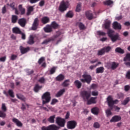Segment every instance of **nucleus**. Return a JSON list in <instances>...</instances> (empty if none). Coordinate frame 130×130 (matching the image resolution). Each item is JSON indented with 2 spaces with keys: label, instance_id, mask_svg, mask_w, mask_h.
Segmentation results:
<instances>
[{
  "label": "nucleus",
  "instance_id": "obj_1",
  "mask_svg": "<svg viewBox=\"0 0 130 130\" xmlns=\"http://www.w3.org/2000/svg\"><path fill=\"white\" fill-rule=\"evenodd\" d=\"M114 30H110L108 31V36H109V38H110L112 42L114 43V42H116L117 40H120V37H119V34H116L114 35Z\"/></svg>",
  "mask_w": 130,
  "mask_h": 130
},
{
  "label": "nucleus",
  "instance_id": "obj_2",
  "mask_svg": "<svg viewBox=\"0 0 130 130\" xmlns=\"http://www.w3.org/2000/svg\"><path fill=\"white\" fill-rule=\"evenodd\" d=\"M42 100L43 105H45V104H48L50 101L51 100V96H50V92L47 91L45 92L42 95Z\"/></svg>",
  "mask_w": 130,
  "mask_h": 130
},
{
  "label": "nucleus",
  "instance_id": "obj_3",
  "mask_svg": "<svg viewBox=\"0 0 130 130\" xmlns=\"http://www.w3.org/2000/svg\"><path fill=\"white\" fill-rule=\"evenodd\" d=\"M61 35V32L58 31L56 32V34L54 35L53 37L49 38L48 39H46L43 42L41 43L42 45L45 44L46 45H47L49 43V42H53L58 37H59Z\"/></svg>",
  "mask_w": 130,
  "mask_h": 130
},
{
  "label": "nucleus",
  "instance_id": "obj_4",
  "mask_svg": "<svg viewBox=\"0 0 130 130\" xmlns=\"http://www.w3.org/2000/svg\"><path fill=\"white\" fill-rule=\"evenodd\" d=\"M107 101L108 105L111 110L113 109V105H114V104H117V103H118V100H115V101H113V99L110 95L107 98Z\"/></svg>",
  "mask_w": 130,
  "mask_h": 130
},
{
  "label": "nucleus",
  "instance_id": "obj_5",
  "mask_svg": "<svg viewBox=\"0 0 130 130\" xmlns=\"http://www.w3.org/2000/svg\"><path fill=\"white\" fill-rule=\"evenodd\" d=\"M110 50H111V47H105L98 51L97 55H104V54H105V53H108V52H109Z\"/></svg>",
  "mask_w": 130,
  "mask_h": 130
},
{
  "label": "nucleus",
  "instance_id": "obj_6",
  "mask_svg": "<svg viewBox=\"0 0 130 130\" xmlns=\"http://www.w3.org/2000/svg\"><path fill=\"white\" fill-rule=\"evenodd\" d=\"M69 6L70 4L69 3V1L62 2L59 7L60 12H64V11H67V9L69 8Z\"/></svg>",
  "mask_w": 130,
  "mask_h": 130
},
{
  "label": "nucleus",
  "instance_id": "obj_7",
  "mask_svg": "<svg viewBox=\"0 0 130 130\" xmlns=\"http://www.w3.org/2000/svg\"><path fill=\"white\" fill-rule=\"evenodd\" d=\"M83 79H81L80 81L82 83H87V84H90L92 81V77L88 74H84L82 75Z\"/></svg>",
  "mask_w": 130,
  "mask_h": 130
},
{
  "label": "nucleus",
  "instance_id": "obj_8",
  "mask_svg": "<svg viewBox=\"0 0 130 130\" xmlns=\"http://www.w3.org/2000/svg\"><path fill=\"white\" fill-rule=\"evenodd\" d=\"M80 95L84 101H87L91 97V93L86 90H83L80 92Z\"/></svg>",
  "mask_w": 130,
  "mask_h": 130
},
{
  "label": "nucleus",
  "instance_id": "obj_9",
  "mask_svg": "<svg viewBox=\"0 0 130 130\" xmlns=\"http://www.w3.org/2000/svg\"><path fill=\"white\" fill-rule=\"evenodd\" d=\"M60 128V127L55 124L49 125L48 126H43L41 127L42 130H59Z\"/></svg>",
  "mask_w": 130,
  "mask_h": 130
},
{
  "label": "nucleus",
  "instance_id": "obj_10",
  "mask_svg": "<svg viewBox=\"0 0 130 130\" xmlns=\"http://www.w3.org/2000/svg\"><path fill=\"white\" fill-rule=\"evenodd\" d=\"M78 123L75 120L69 121L67 122V128L69 129H74L76 128Z\"/></svg>",
  "mask_w": 130,
  "mask_h": 130
},
{
  "label": "nucleus",
  "instance_id": "obj_11",
  "mask_svg": "<svg viewBox=\"0 0 130 130\" xmlns=\"http://www.w3.org/2000/svg\"><path fill=\"white\" fill-rule=\"evenodd\" d=\"M56 123H57L59 126L63 127L66 124V120L58 117L56 118Z\"/></svg>",
  "mask_w": 130,
  "mask_h": 130
},
{
  "label": "nucleus",
  "instance_id": "obj_12",
  "mask_svg": "<svg viewBox=\"0 0 130 130\" xmlns=\"http://www.w3.org/2000/svg\"><path fill=\"white\" fill-rule=\"evenodd\" d=\"M38 26H39V19H38V18H36L35 19L34 23L32 24L31 30H37Z\"/></svg>",
  "mask_w": 130,
  "mask_h": 130
},
{
  "label": "nucleus",
  "instance_id": "obj_13",
  "mask_svg": "<svg viewBox=\"0 0 130 130\" xmlns=\"http://www.w3.org/2000/svg\"><path fill=\"white\" fill-rule=\"evenodd\" d=\"M18 23L20 26H21V27L24 28L27 24V20L25 18H20L18 20Z\"/></svg>",
  "mask_w": 130,
  "mask_h": 130
},
{
  "label": "nucleus",
  "instance_id": "obj_14",
  "mask_svg": "<svg viewBox=\"0 0 130 130\" xmlns=\"http://www.w3.org/2000/svg\"><path fill=\"white\" fill-rule=\"evenodd\" d=\"M96 99H97V97H91L90 98V99L87 100L86 101L87 105H91V104H96L97 103Z\"/></svg>",
  "mask_w": 130,
  "mask_h": 130
},
{
  "label": "nucleus",
  "instance_id": "obj_15",
  "mask_svg": "<svg viewBox=\"0 0 130 130\" xmlns=\"http://www.w3.org/2000/svg\"><path fill=\"white\" fill-rule=\"evenodd\" d=\"M113 28L115 30H121V24L117 21H114L113 23Z\"/></svg>",
  "mask_w": 130,
  "mask_h": 130
},
{
  "label": "nucleus",
  "instance_id": "obj_16",
  "mask_svg": "<svg viewBox=\"0 0 130 130\" xmlns=\"http://www.w3.org/2000/svg\"><path fill=\"white\" fill-rule=\"evenodd\" d=\"M12 121L17 125V126H18V127H22L23 126V123H22V122H21L19 119L13 118L12 119Z\"/></svg>",
  "mask_w": 130,
  "mask_h": 130
},
{
  "label": "nucleus",
  "instance_id": "obj_17",
  "mask_svg": "<svg viewBox=\"0 0 130 130\" xmlns=\"http://www.w3.org/2000/svg\"><path fill=\"white\" fill-rule=\"evenodd\" d=\"M111 25V21H110V20H106L105 23L104 24L105 28L108 30V31H109L110 30H112L110 29Z\"/></svg>",
  "mask_w": 130,
  "mask_h": 130
},
{
  "label": "nucleus",
  "instance_id": "obj_18",
  "mask_svg": "<svg viewBox=\"0 0 130 130\" xmlns=\"http://www.w3.org/2000/svg\"><path fill=\"white\" fill-rule=\"evenodd\" d=\"M20 50L22 54H25V53H27V52H28L29 50H30V48L29 47L24 48V47L20 46Z\"/></svg>",
  "mask_w": 130,
  "mask_h": 130
},
{
  "label": "nucleus",
  "instance_id": "obj_19",
  "mask_svg": "<svg viewBox=\"0 0 130 130\" xmlns=\"http://www.w3.org/2000/svg\"><path fill=\"white\" fill-rule=\"evenodd\" d=\"M35 38V36L30 35L28 40L27 42V44H29V45H32V44H34V43H35V41H34Z\"/></svg>",
  "mask_w": 130,
  "mask_h": 130
},
{
  "label": "nucleus",
  "instance_id": "obj_20",
  "mask_svg": "<svg viewBox=\"0 0 130 130\" xmlns=\"http://www.w3.org/2000/svg\"><path fill=\"white\" fill-rule=\"evenodd\" d=\"M103 5L111 8L113 6V1L112 0H106L103 2Z\"/></svg>",
  "mask_w": 130,
  "mask_h": 130
},
{
  "label": "nucleus",
  "instance_id": "obj_21",
  "mask_svg": "<svg viewBox=\"0 0 130 130\" xmlns=\"http://www.w3.org/2000/svg\"><path fill=\"white\" fill-rule=\"evenodd\" d=\"M41 21L42 24H47V23H49V22H50V19H49V17L47 16H44L42 17Z\"/></svg>",
  "mask_w": 130,
  "mask_h": 130
},
{
  "label": "nucleus",
  "instance_id": "obj_22",
  "mask_svg": "<svg viewBox=\"0 0 130 130\" xmlns=\"http://www.w3.org/2000/svg\"><path fill=\"white\" fill-rule=\"evenodd\" d=\"M121 119V117L118 116H114L110 120V122H117V121H119Z\"/></svg>",
  "mask_w": 130,
  "mask_h": 130
},
{
  "label": "nucleus",
  "instance_id": "obj_23",
  "mask_svg": "<svg viewBox=\"0 0 130 130\" xmlns=\"http://www.w3.org/2000/svg\"><path fill=\"white\" fill-rule=\"evenodd\" d=\"M76 26L79 27L80 30H85V29H86L85 24H83V23L81 22H76Z\"/></svg>",
  "mask_w": 130,
  "mask_h": 130
},
{
  "label": "nucleus",
  "instance_id": "obj_24",
  "mask_svg": "<svg viewBox=\"0 0 130 130\" xmlns=\"http://www.w3.org/2000/svg\"><path fill=\"white\" fill-rule=\"evenodd\" d=\"M44 30L46 33H51V32H52V28L51 27L50 25H47L44 28Z\"/></svg>",
  "mask_w": 130,
  "mask_h": 130
},
{
  "label": "nucleus",
  "instance_id": "obj_25",
  "mask_svg": "<svg viewBox=\"0 0 130 130\" xmlns=\"http://www.w3.org/2000/svg\"><path fill=\"white\" fill-rule=\"evenodd\" d=\"M12 32L15 34H21L22 31H21V29L19 27H15L12 29Z\"/></svg>",
  "mask_w": 130,
  "mask_h": 130
},
{
  "label": "nucleus",
  "instance_id": "obj_26",
  "mask_svg": "<svg viewBox=\"0 0 130 130\" xmlns=\"http://www.w3.org/2000/svg\"><path fill=\"white\" fill-rule=\"evenodd\" d=\"M55 79L56 81H57L58 82H61V81H63V80H64V75L59 74L56 77Z\"/></svg>",
  "mask_w": 130,
  "mask_h": 130
},
{
  "label": "nucleus",
  "instance_id": "obj_27",
  "mask_svg": "<svg viewBox=\"0 0 130 130\" xmlns=\"http://www.w3.org/2000/svg\"><path fill=\"white\" fill-rule=\"evenodd\" d=\"M86 17L88 20H92L93 19V14L90 11H87L85 13Z\"/></svg>",
  "mask_w": 130,
  "mask_h": 130
},
{
  "label": "nucleus",
  "instance_id": "obj_28",
  "mask_svg": "<svg viewBox=\"0 0 130 130\" xmlns=\"http://www.w3.org/2000/svg\"><path fill=\"white\" fill-rule=\"evenodd\" d=\"M34 6H28L27 7V12L26 13L27 16H30L31 15V12L34 11Z\"/></svg>",
  "mask_w": 130,
  "mask_h": 130
},
{
  "label": "nucleus",
  "instance_id": "obj_29",
  "mask_svg": "<svg viewBox=\"0 0 130 130\" xmlns=\"http://www.w3.org/2000/svg\"><path fill=\"white\" fill-rule=\"evenodd\" d=\"M50 26H51L52 29H57V28L59 27V25H58V24H57L55 21L52 22Z\"/></svg>",
  "mask_w": 130,
  "mask_h": 130
},
{
  "label": "nucleus",
  "instance_id": "obj_30",
  "mask_svg": "<svg viewBox=\"0 0 130 130\" xmlns=\"http://www.w3.org/2000/svg\"><path fill=\"white\" fill-rule=\"evenodd\" d=\"M104 73V67H101L96 68V74H103Z\"/></svg>",
  "mask_w": 130,
  "mask_h": 130
},
{
  "label": "nucleus",
  "instance_id": "obj_31",
  "mask_svg": "<svg viewBox=\"0 0 130 130\" xmlns=\"http://www.w3.org/2000/svg\"><path fill=\"white\" fill-rule=\"evenodd\" d=\"M74 85L77 89H81V87H82V83H81L79 80H75L74 82Z\"/></svg>",
  "mask_w": 130,
  "mask_h": 130
},
{
  "label": "nucleus",
  "instance_id": "obj_32",
  "mask_svg": "<svg viewBox=\"0 0 130 130\" xmlns=\"http://www.w3.org/2000/svg\"><path fill=\"white\" fill-rule=\"evenodd\" d=\"M91 112L93 113V114H94L95 115H98L99 114V108L98 107H94L92 109H91Z\"/></svg>",
  "mask_w": 130,
  "mask_h": 130
},
{
  "label": "nucleus",
  "instance_id": "obj_33",
  "mask_svg": "<svg viewBox=\"0 0 130 130\" xmlns=\"http://www.w3.org/2000/svg\"><path fill=\"white\" fill-rule=\"evenodd\" d=\"M55 118V115H52L50 116L48 119L47 120L50 123H54L55 121L54 119Z\"/></svg>",
  "mask_w": 130,
  "mask_h": 130
},
{
  "label": "nucleus",
  "instance_id": "obj_34",
  "mask_svg": "<svg viewBox=\"0 0 130 130\" xmlns=\"http://www.w3.org/2000/svg\"><path fill=\"white\" fill-rule=\"evenodd\" d=\"M42 86H39V84H37L35 85L34 87V90L35 92H36V93H38V92H39V90L42 89Z\"/></svg>",
  "mask_w": 130,
  "mask_h": 130
},
{
  "label": "nucleus",
  "instance_id": "obj_35",
  "mask_svg": "<svg viewBox=\"0 0 130 130\" xmlns=\"http://www.w3.org/2000/svg\"><path fill=\"white\" fill-rule=\"evenodd\" d=\"M64 92H66V89H61L55 94V97H57V98L60 97V96L63 95Z\"/></svg>",
  "mask_w": 130,
  "mask_h": 130
},
{
  "label": "nucleus",
  "instance_id": "obj_36",
  "mask_svg": "<svg viewBox=\"0 0 130 130\" xmlns=\"http://www.w3.org/2000/svg\"><path fill=\"white\" fill-rule=\"evenodd\" d=\"M18 8L19 11H20L21 15H25V12H26V10L25 8H23L22 5H20L18 6Z\"/></svg>",
  "mask_w": 130,
  "mask_h": 130
},
{
  "label": "nucleus",
  "instance_id": "obj_37",
  "mask_svg": "<svg viewBox=\"0 0 130 130\" xmlns=\"http://www.w3.org/2000/svg\"><path fill=\"white\" fill-rule=\"evenodd\" d=\"M18 21V16L17 15H12L11 18V22L13 24H16Z\"/></svg>",
  "mask_w": 130,
  "mask_h": 130
},
{
  "label": "nucleus",
  "instance_id": "obj_38",
  "mask_svg": "<svg viewBox=\"0 0 130 130\" xmlns=\"http://www.w3.org/2000/svg\"><path fill=\"white\" fill-rule=\"evenodd\" d=\"M116 52L120 53V54H123L124 53V50L121 49L120 47H117L115 49Z\"/></svg>",
  "mask_w": 130,
  "mask_h": 130
},
{
  "label": "nucleus",
  "instance_id": "obj_39",
  "mask_svg": "<svg viewBox=\"0 0 130 130\" xmlns=\"http://www.w3.org/2000/svg\"><path fill=\"white\" fill-rule=\"evenodd\" d=\"M17 98L18 99H20V100H21V101H23V102H25L26 101V98L24 96V95L22 94H16Z\"/></svg>",
  "mask_w": 130,
  "mask_h": 130
},
{
  "label": "nucleus",
  "instance_id": "obj_40",
  "mask_svg": "<svg viewBox=\"0 0 130 130\" xmlns=\"http://www.w3.org/2000/svg\"><path fill=\"white\" fill-rule=\"evenodd\" d=\"M118 67V63L112 62L111 66V70H115Z\"/></svg>",
  "mask_w": 130,
  "mask_h": 130
},
{
  "label": "nucleus",
  "instance_id": "obj_41",
  "mask_svg": "<svg viewBox=\"0 0 130 130\" xmlns=\"http://www.w3.org/2000/svg\"><path fill=\"white\" fill-rule=\"evenodd\" d=\"M74 17V13L72 11H69L66 14L67 18H73Z\"/></svg>",
  "mask_w": 130,
  "mask_h": 130
},
{
  "label": "nucleus",
  "instance_id": "obj_42",
  "mask_svg": "<svg viewBox=\"0 0 130 130\" xmlns=\"http://www.w3.org/2000/svg\"><path fill=\"white\" fill-rule=\"evenodd\" d=\"M124 61H130V53L126 54L125 56L123 58Z\"/></svg>",
  "mask_w": 130,
  "mask_h": 130
},
{
  "label": "nucleus",
  "instance_id": "obj_43",
  "mask_svg": "<svg viewBox=\"0 0 130 130\" xmlns=\"http://www.w3.org/2000/svg\"><path fill=\"white\" fill-rule=\"evenodd\" d=\"M130 101V97L126 98L122 103V105H126Z\"/></svg>",
  "mask_w": 130,
  "mask_h": 130
},
{
  "label": "nucleus",
  "instance_id": "obj_44",
  "mask_svg": "<svg viewBox=\"0 0 130 130\" xmlns=\"http://www.w3.org/2000/svg\"><path fill=\"white\" fill-rule=\"evenodd\" d=\"M69 82H70V80H65L62 84V86L63 87H68L70 84L69 83Z\"/></svg>",
  "mask_w": 130,
  "mask_h": 130
},
{
  "label": "nucleus",
  "instance_id": "obj_45",
  "mask_svg": "<svg viewBox=\"0 0 130 130\" xmlns=\"http://www.w3.org/2000/svg\"><path fill=\"white\" fill-rule=\"evenodd\" d=\"M56 71V67H52L49 71L50 74L53 75L55 71Z\"/></svg>",
  "mask_w": 130,
  "mask_h": 130
},
{
  "label": "nucleus",
  "instance_id": "obj_46",
  "mask_svg": "<svg viewBox=\"0 0 130 130\" xmlns=\"http://www.w3.org/2000/svg\"><path fill=\"white\" fill-rule=\"evenodd\" d=\"M6 116H7V114H6L3 111H0V117H2V118H6Z\"/></svg>",
  "mask_w": 130,
  "mask_h": 130
},
{
  "label": "nucleus",
  "instance_id": "obj_47",
  "mask_svg": "<svg viewBox=\"0 0 130 130\" xmlns=\"http://www.w3.org/2000/svg\"><path fill=\"white\" fill-rule=\"evenodd\" d=\"M82 4H81L80 3H78L76 7V12H80V11H81V6Z\"/></svg>",
  "mask_w": 130,
  "mask_h": 130
},
{
  "label": "nucleus",
  "instance_id": "obj_48",
  "mask_svg": "<svg viewBox=\"0 0 130 130\" xmlns=\"http://www.w3.org/2000/svg\"><path fill=\"white\" fill-rule=\"evenodd\" d=\"M8 94L10 96V97H12V98H14L15 97V95H14V91H13V90L9 89L8 90Z\"/></svg>",
  "mask_w": 130,
  "mask_h": 130
},
{
  "label": "nucleus",
  "instance_id": "obj_49",
  "mask_svg": "<svg viewBox=\"0 0 130 130\" xmlns=\"http://www.w3.org/2000/svg\"><path fill=\"white\" fill-rule=\"evenodd\" d=\"M111 110L110 108V109H108L106 111V113L107 115V117H109V116H110V115H111V114H112V113H111Z\"/></svg>",
  "mask_w": 130,
  "mask_h": 130
},
{
  "label": "nucleus",
  "instance_id": "obj_50",
  "mask_svg": "<svg viewBox=\"0 0 130 130\" xmlns=\"http://www.w3.org/2000/svg\"><path fill=\"white\" fill-rule=\"evenodd\" d=\"M45 78L43 77L39 79L38 82L40 83V84H44V83H45Z\"/></svg>",
  "mask_w": 130,
  "mask_h": 130
},
{
  "label": "nucleus",
  "instance_id": "obj_51",
  "mask_svg": "<svg viewBox=\"0 0 130 130\" xmlns=\"http://www.w3.org/2000/svg\"><path fill=\"white\" fill-rule=\"evenodd\" d=\"M97 34L99 36H105L106 35V33L101 30L98 31Z\"/></svg>",
  "mask_w": 130,
  "mask_h": 130
},
{
  "label": "nucleus",
  "instance_id": "obj_52",
  "mask_svg": "<svg viewBox=\"0 0 130 130\" xmlns=\"http://www.w3.org/2000/svg\"><path fill=\"white\" fill-rule=\"evenodd\" d=\"M17 58H18V55H17L12 54V55H11L10 59L11 60H16V59H17Z\"/></svg>",
  "mask_w": 130,
  "mask_h": 130
},
{
  "label": "nucleus",
  "instance_id": "obj_53",
  "mask_svg": "<svg viewBox=\"0 0 130 130\" xmlns=\"http://www.w3.org/2000/svg\"><path fill=\"white\" fill-rule=\"evenodd\" d=\"M45 60V58L44 57H41L38 60L39 64H41Z\"/></svg>",
  "mask_w": 130,
  "mask_h": 130
},
{
  "label": "nucleus",
  "instance_id": "obj_54",
  "mask_svg": "<svg viewBox=\"0 0 130 130\" xmlns=\"http://www.w3.org/2000/svg\"><path fill=\"white\" fill-rule=\"evenodd\" d=\"M2 110L3 112H6L7 111V107L6 106V104H2Z\"/></svg>",
  "mask_w": 130,
  "mask_h": 130
},
{
  "label": "nucleus",
  "instance_id": "obj_55",
  "mask_svg": "<svg viewBox=\"0 0 130 130\" xmlns=\"http://www.w3.org/2000/svg\"><path fill=\"white\" fill-rule=\"evenodd\" d=\"M93 127L95 128H99L100 127V124L98 122H95L93 124Z\"/></svg>",
  "mask_w": 130,
  "mask_h": 130
},
{
  "label": "nucleus",
  "instance_id": "obj_56",
  "mask_svg": "<svg viewBox=\"0 0 130 130\" xmlns=\"http://www.w3.org/2000/svg\"><path fill=\"white\" fill-rule=\"evenodd\" d=\"M58 102V100L56 99H53L52 102H51V105H54L56 103Z\"/></svg>",
  "mask_w": 130,
  "mask_h": 130
},
{
  "label": "nucleus",
  "instance_id": "obj_57",
  "mask_svg": "<svg viewBox=\"0 0 130 130\" xmlns=\"http://www.w3.org/2000/svg\"><path fill=\"white\" fill-rule=\"evenodd\" d=\"M44 5H45V1L44 0H41L39 3V6L41 7H44Z\"/></svg>",
  "mask_w": 130,
  "mask_h": 130
},
{
  "label": "nucleus",
  "instance_id": "obj_58",
  "mask_svg": "<svg viewBox=\"0 0 130 130\" xmlns=\"http://www.w3.org/2000/svg\"><path fill=\"white\" fill-rule=\"evenodd\" d=\"M21 35V39H22L23 40H25V39H26V35H25L24 33H23L21 31V34H19Z\"/></svg>",
  "mask_w": 130,
  "mask_h": 130
},
{
  "label": "nucleus",
  "instance_id": "obj_59",
  "mask_svg": "<svg viewBox=\"0 0 130 130\" xmlns=\"http://www.w3.org/2000/svg\"><path fill=\"white\" fill-rule=\"evenodd\" d=\"M129 89H130L129 85H125L124 86V90H125V92H127V91H129Z\"/></svg>",
  "mask_w": 130,
  "mask_h": 130
},
{
  "label": "nucleus",
  "instance_id": "obj_60",
  "mask_svg": "<svg viewBox=\"0 0 130 130\" xmlns=\"http://www.w3.org/2000/svg\"><path fill=\"white\" fill-rule=\"evenodd\" d=\"M111 64H112V62L107 63L106 68H107L108 70H110V69H111Z\"/></svg>",
  "mask_w": 130,
  "mask_h": 130
},
{
  "label": "nucleus",
  "instance_id": "obj_61",
  "mask_svg": "<svg viewBox=\"0 0 130 130\" xmlns=\"http://www.w3.org/2000/svg\"><path fill=\"white\" fill-rule=\"evenodd\" d=\"M92 96H98V91H93L91 93Z\"/></svg>",
  "mask_w": 130,
  "mask_h": 130
},
{
  "label": "nucleus",
  "instance_id": "obj_62",
  "mask_svg": "<svg viewBox=\"0 0 130 130\" xmlns=\"http://www.w3.org/2000/svg\"><path fill=\"white\" fill-rule=\"evenodd\" d=\"M124 64H125L127 68H130V61H125Z\"/></svg>",
  "mask_w": 130,
  "mask_h": 130
},
{
  "label": "nucleus",
  "instance_id": "obj_63",
  "mask_svg": "<svg viewBox=\"0 0 130 130\" xmlns=\"http://www.w3.org/2000/svg\"><path fill=\"white\" fill-rule=\"evenodd\" d=\"M96 88H97V85L95 84H92L90 86V89H93V90H94V89H96Z\"/></svg>",
  "mask_w": 130,
  "mask_h": 130
},
{
  "label": "nucleus",
  "instance_id": "obj_64",
  "mask_svg": "<svg viewBox=\"0 0 130 130\" xmlns=\"http://www.w3.org/2000/svg\"><path fill=\"white\" fill-rule=\"evenodd\" d=\"M126 78L128 80H130V72L128 71L126 74Z\"/></svg>",
  "mask_w": 130,
  "mask_h": 130
}]
</instances>
